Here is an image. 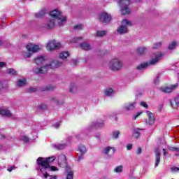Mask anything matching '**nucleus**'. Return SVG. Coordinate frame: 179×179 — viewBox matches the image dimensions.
Returning a JSON list of instances; mask_svg holds the SVG:
<instances>
[{"label":"nucleus","instance_id":"f03ea898","mask_svg":"<svg viewBox=\"0 0 179 179\" xmlns=\"http://www.w3.org/2000/svg\"><path fill=\"white\" fill-rule=\"evenodd\" d=\"M50 15L51 17L57 22V26L61 27L66 23L67 17L66 16L62 15V12L59 9H55L50 11Z\"/></svg>","mask_w":179,"mask_h":179},{"label":"nucleus","instance_id":"b1692460","mask_svg":"<svg viewBox=\"0 0 179 179\" xmlns=\"http://www.w3.org/2000/svg\"><path fill=\"white\" fill-rule=\"evenodd\" d=\"M146 51H147L146 48L144 47V46H142V47L138 48L136 50V54H138V55H143L145 54V52H146Z\"/></svg>","mask_w":179,"mask_h":179},{"label":"nucleus","instance_id":"4468645a","mask_svg":"<svg viewBox=\"0 0 179 179\" xmlns=\"http://www.w3.org/2000/svg\"><path fill=\"white\" fill-rule=\"evenodd\" d=\"M148 120L146 121V124L148 125H153L155 124V121H156V117H155V114L152 112L147 110L146 111Z\"/></svg>","mask_w":179,"mask_h":179},{"label":"nucleus","instance_id":"f8f14e48","mask_svg":"<svg viewBox=\"0 0 179 179\" xmlns=\"http://www.w3.org/2000/svg\"><path fill=\"white\" fill-rule=\"evenodd\" d=\"M57 164L59 167H66L68 164L66 163V156L64 154H60L57 157Z\"/></svg>","mask_w":179,"mask_h":179},{"label":"nucleus","instance_id":"473e14b6","mask_svg":"<svg viewBox=\"0 0 179 179\" xmlns=\"http://www.w3.org/2000/svg\"><path fill=\"white\" fill-rule=\"evenodd\" d=\"M107 34L106 31H97L96 34V37H104Z\"/></svg>","mask_w":179,"mask_h":179},{"label":"nucleus","instance_id":"a878e982","mask_svg":"<svg viewBox=\"0 0 179 179\" xmlns=\"http://www.w3.org/2000/svg\"><path fill=\"white\" fill-rule=\"evenodd\" d=\"M123 171L124 166L122 165H119L113 169L114 173H116L117 174H121V173H122Z\"/></svg>","mask_w":179,"mask_h":179},{"label":"nucleus","instance_id":"864d4df0","mask_svg":"<svg viewBox=\"0 0 179 179\" xmlns=\"http://www.w3.org/2000/svg\"><path fill=\"white\" fill-rule=\"evenodd\" d=\"M52 101H53V103H56V104H59V100L57 98H52Z\"/></svg>","mask_w":179,"mask_h":179},{"label":"nucleus","instance_id":"4c0bfd02","mask_svg":"<svg viewBox=\"0 0 179 179\" xmlns=\"http://www.w3.org/2000/svg\"><path fill=\"white\" fill-rule=\"evenodd\" d=\"M57 149H59V150H62V149H65L66 148V144L61 143L57 145H56Z\"/></svg>","mask_w":179,"mask_h":179},{"label":"nucleus","instance_id":"69168bd1","mask_svg":"<svg viewBox=\"0 0 179 179\" xmlns=\"http://www.w3.org/2000/svg\"><path fill=\"white\" fill-rule=\"evenodd\" d=\"M134 2H141V0H133Z\"/></svg>","mask_w":179,"mask_h":179},{"label":"nucleus","instance_id":"338daca9","mask_svg":"<svg viewBox=\"0 0 179 179\" xmlns=\"http://www.w3.org/2000/svg\"><path fill=\"white\" fill-rule=\"evenodd\" d=\"M0 45H2V41L0 40Z\"/></svg>","mask_w":179,"mask_h":179},{"label":"nucleus","instance_id":"2eb2a0df","mask_svg":"<svg viewBox=\"0 0 179 179\" xmlns=\"http://www.w3.org/2000/svg\"><path fill=\"white\" fill-rule=\"evenodd\" d=\"M178 87V84H174L169 87H162L160 88L161 92L163 93H171L173 90H176Z\"/></svg>","mask_w":179,"mask_h":179},{"label":"nucleus","instance_id":"39448f33","mask_svg":"<svg viewBox=\"0 0 179 179\" xmlns=\"http://www.w3.org/2000/svg\"><path fill=\"white\" fill-rule=\"evenodd\" d=\"M117 2L121 6L122 15H129V13H131V8H129L131 1L129 0H119Z\"/></svg>","mask_w":179,"mask_h":179},{"label":"nucleus","instance_id":"e2e57ef3","mask_svg":"<svg viewBox=\"0 0 179 179\" xmlns=\"http://www.w3.org/2000/svg\"><path fill=\"white\" fill-rule=\"evenodd\" d=\"M41 108H47V106L45 105H41Z\"/></svg>","mask_w":179,"mask_h":179},{"label":"nucleus","instance_id":"052dcab7","mask_svg":"<svg viewBox=\"0 0 179 179\" xmlns=\"http://www.w3.org/2000/svg\"><path fill=\"white\" fill-rule=\"evenodd\" d=\"M141 152H142V150L141 148H138L137 150V153L139 155L141 153Z\"/></svg>","mask_w":179,"mask_h":179},{"label":"nucleus","instance_id":"0eeeda50","mask_svg":"<svg viewBox=\"0 0 179 179\" xmlns=\"http://www.w3.org/2000/svg\"><path fill=\"white\" fill-rule=\"evenodd\" d=\"M161 145H163L162 147L164 156H167V150H172V152H176L175 154L176 156H179V148L170 147L166 144V141L164 139L161 140Z\"/></svg>","mask_w":179,"mask_h":179},{"label":"nucleus","instance_id":"a211bd4d","mask_svg":"<svg viewBox=\"0 0 179 179\" xmlns=\"http://www.w3.org/2000/svg\"><path fill=\"white\" fill-rule=\"evenodd\" d=\"M155 167H157L159 166V163H160V148H157L155 150Z\"/></svg>","mask_w":179,"mask_h":179},{"label":"nucleus","instance_id":"f257e3e1","mask_svg":"<svg viewBox=\"0 0 179 179\" xmlns=\"http://www.w3.org/2000/svg\"><path fill=\"white\" fill-rule=\"evenodd\" d=\"M55 160V157H38L36 163L38 164V170L41 171L43 178H48V171H58L59 170L55 166H50Z\"/></svg>","mask_w":179,"mask_h":179},{"label":"nucleus","instance_id":"ea45409f","mask_svg":"<svg viewBox=\"0 0 179 179\" xmlns=\"http://www.w3.org/2000/svg\"><path fill=\"white\" fill-rule=\"evenodd\" d=\"M92 126L94 128H100V127H103V123L94 122Z\"/></svg>","mask_w":179,"mask_h":179},{"label":"nucleus","instance_id":"9d476101","mask_svg":"<svg viewBox=\"0 0 179 179\" xmlns=\"http://www.w3.org/2000/svg\"><path fill=\"white\" fill-rule=\"evenodd\" d=\"M26 48L27 51H29L30 52L34 54L36 52H38V51H41L43 45L29 43L28 45H27Z\"/></svg>","mask_w":179,"mask_h":179},{"label":"nucleus","instance_id":"8fccbe9b","mask_svg":"<svg viewBox=\"0 0 179 179\" xmlns=\"http://www.w3.org/2000/svg\"><path fill=\"white\" fill-rule=\"evenodd\" d=\"M44 90H54V87L52 85H48Z\"/></svg>","mask_w":179,"mask_h":179},{"label":"nucleus","instance_id":"f3484780","mask_svg":"<svg viewBox=\"0 0 179 179\" xmlns=\"http://www.w3.org/2000/svg\"><path fill=\"white\" fill-rule=\"evenodd\" d=\"M103 155H106V156H113L114 153H115V148L113 147H106L103 150Z\"/></svg>","mask_w":179,"mask_h":179},{"label":"nucleus","instance_id":"aec40b11","mask_svg":"<svg viewBox=\"0 0 179 179\" xmlns=\"http://www.w3.org/2000/svg\"><path fill=\"white\" fill-rule=\"evenodd\" d=\"M80 48H81V50H85V51H89L92 50V46L87 42H83L80 44Z\"/></svg>","mask_w":179,"mask_h":179},{"label":"nucleus","instance_id":"79ce46f5","mask_svg":"<svg viewBox=\"0 0 179 179\" xmlns=\"http://www.w3.org/2000/svg\"><path fill=\"white\" fill-rule=\"evenodd\" d=\"M33 72H34V73H36V75L38 74V73H41V67L34 69Z\"/></svg>","mask_w":179,"mask_h":179},{"label":"nucleus","instance_id":"58836bf2","mask_svg":"<svg viewBox=\"0 0 179 179\" xmlns=\"http://www.w3.org/2000/svg\"><path fill=\"white\" fill-rule=\"evenodd\" d=\"M77 87L74 84H71L70 86V92L71 93H75L76 92Z\"/></svg>","mask_w":179,"mask_h":179},{"label":"nucleus","instance_id":"49530a36","mask_svg":"<svg viewBox=\"0 0 179 179\" xmlns=\"http://www.w3.org/2000/svg\"><path fill=\"white\" fill-rule=\"evenodd\" d=\"M20 139H21V141H23L24 142H28L29 137H27L26 136H21Z\"/></svg>","mask_w":179,"mask_h":179},{"label":"nucleus","instance_id":"423d86ee","mask_svg":"<svg viewBox=\"0 0 179 179\" xmlns=\"http://www.w3.org/2000/svg\"><path fill=\"white\" fill-rule=\"evenodd\" d=\"M62 65V62H52L51 63L45 64V66L41 67V73H47V72H48V69H52V68H58V66H61Z\"/></svg>","mask_w":179,"mask_h":179},{"label":"nucleus","instance_id":"7ed1b4c3","mask_svg":"<svg viewBox=\"0 0 179 179\" xmlns=\"http://www.w3.org/2000/svg\"><path fill=\"white\" fill-rule=\"evenodd\" d=\"M163 55H164L163 52H157V54H155V57H153L151 60H150L148 62L142 63L141 64L137 66V69H146V68H148V66L156 65V64L159 63V62L162 59Z\"/></svg>","mask_w":179,"mask_h":179},{"label":"nucleus","instance_id":"13d9d810","mask_svg":"<svg viewBox=\"0 0 179 179\" xmlns=\"http://www.w3.org/2000/svg\"><path fill=\"white\" fill-rule=\"evenodd\" d=\"M48 177H50V179H57V176H50V174H48Z\"/></svg>","mask_w":179,"mask_h":179},{"label":"nucleus","instance_id":"4d7b16f0","mask_svg":"<svg viewBox=\"0 0 179 179\" xmlns=\"http://www.w3.org/2000/svg\"><path fill=\"white\" fill-rule=\"evenodd\" d=\"M60 125H61V124H59V123H55V124H53V127L55 128H59Z\"/></svg>","mask_w":179,"mask_h":179},{"label":"nucleus","instance_id":"20e7f679","mask_svg":"<svg viewBox=\"0 0 179 179\" xmlns=\"http://www.w3.org/2000/svg\"><path fill=\"white\" fill-rule=\"evenodd\" d=\"M133 23L128 20H123L121 22V25L117 28V31L119 34H125L128 33V27H131Z\"/></svg>","mask_w":179,"mask_h":179},{"label":"nucleus","instance_id":"1a4fd4ad","mask_svg":"<svg viewBox=\"0 0 179 179\" xmlns=\"http://www.w3.org/2000/svg\"><path fill=\"white\" fill-rule=\"evenodd\" d=\"M108 66L111 71H120L122 66V63L118 59H113L110 61Z\"/></svg>","mask_w":179,"mask_h":179},{"label":"nucleus","instance_id":"ddd939ff","mask_svg":"<svg viewBox=\"0 0 179 179\" xmlns=\"http://www.w3.org/2000/svg\"><path fill=\"white\" fill-rule=\"evenodd\" d=\"M136 107V101L128 102L122 106L124 111H132Z\"/></svg>","mask_w":179,"mask_h":179},{"label":"nucleus","instance_id":"c9c22d12","mask_svg":"<svg viewBox=\"0 0 179 179\" xmlns=\"http://www.w3.org/2000/svg\"><path fill=\"white\" fill-rule=\"evenodd\" d=\"M65 179H73V171H69Z\"/></svg>","mask_w":179,"mask_h":179},{"label":"nucleus","instance_id":"0e129e2a","mask_svg":"<svg viewBox=\"0 0 179 179\" xmlns=\"http://www.w3.org/2000/svg\"><path fill=\"white\" fill-rule=\"evenodd\" d=\"M96 138H97L98 139H100V134H97L96 136Z\"/></svg>","mask_w":179,"mask_h":179},{"label":"nucleus","instance_id":"774afa93","mask_svg":"<svg viewBox=\"0 0 179 179\" xmlns=\"http://www.w3.org/2000/svg\"><path fill=\"white\" fill-rule=\"evenodd\" d=\"M13 120H15L16 118V117H13Z\"/></svg>","mask_w":179,"mask_h":179},{"label":"nucleus","instance_id":"a18cd8bd","mask_svg":"<svg viewBox=\"0 0 179 179\" xmlns=\"http://www.w3.org/2000/svg\"><path fill=\"white\" fill-rule=\"evenodd\" d=\"M171 170L172 173H178V171H179V168L177 167V166H172V167L171 168Z\"/></svg>","mask_w":179,"mask_h":179},{"label":"nucleus","instance_id":"c85d7f7f","mask_svg":"<svg viewBox=\"0 0 179 179\" xmlns=\"http://www.w3.org/2000/svg\"><path fill=\"white\" fill-rule=\"evenodd\" d=\"M141 131H142L141 129L137 128L134 129L133 136L134 138H139L141 136Z\"/></svg>","mask_w":179,"mask_h":179},{"label":"nucleus","instance_id":"5701e85b","mask_svg":"<svg viewBox=\"0 0 179 179\" xmlns=\"http://www.w3.org/2000/svg\"><path fill=\"white\" fill-rule=\"evenodd\" d=\"M45 13H47V11L45 10V9H43L35 13V17H36L37 19H40L41 17H43Z\"/></svg>","mask_w":179,"mask_h":179},{"label":"nucleus","instance_id":"c756f323","mask_svg":"<svg viewBox=\"0 0 179 179\" xmlns=\"http://www.w3.org/2000/svg\"><path fill=\"white\" fill-rule=\"evenodd\" d=\"M25 85H26V79H24V78L19 79L17 83V86H18L19 87H22L23 86H25Z\"/></svg>","mask_w":179,"mask_h":179},{"label":"nucleus","instance_id":"09e8293b","mask_svg":"<svg viewBox=\"0 0 179 179\" xmlns=\"http://www.w3.org/2000/svg\"><path fill=\"white\" fill-rule=\"evenodd\" d=\"M141 114L142 112L137 113L136 115L133 116V120H137L138 117H139V115H141Z\"/></svg>","mask_w":179,"mask_h":179},{"label":"nucleus","instance_id":"37998d69","mask_svg":"<svg viewBox=\"0 0 179 179\" xmlns=\"http://www.w3.org/2000/svg\"><path fill=\"white\" fill-rule=\"evenodd\" d=\"M83 159H85V154L78 153V158L77 161L82 162V160H83Z\"/></svg>","mask_w":179,"mask_h":179},{"label":"nucleus","instance_id":"bb28decb","mask_svg":"<svg viewBox=\"0 0 179 179\" xmlns=\"http://www.w3.org/2000/svg\"><path fill=\"white\" fill-rule=\"evenodd\" d=\"M69 57V52H62L59 55V58L63 60L66 59V58H68Z\"/></svg>","mask_w":179,"mask_h":179},{"label":"nucleus","instance_id":"cd10ccee","mask_svg":"<svg viewBox=\"0 0 179 179\" xmlns=\"http://www.w3.org/2000/svg\"><path fill=\"white\" fill-rule=\"evenodd\" d=\"M78 151L80 152L79 153L82 155H85L86 152H87V149L86 148V146L83 145H80L78 146Z\"/></svg>","mask_w":179,"mask_h":179},{"label":"nucleus","instance_id":"4be33fe9","mask_svg":"<svg viewBox=\"0 0 179 179\" xmlns=\"http://www.w3.org/2000/svg\"><path fill=\"white\" fill-rule=\"evenodd\" d=\"M8 87V80H3L0 82V90L1 92H3V90H6Z\"/></svg>","mask_w":179,"mask_h":179},{"label":"nucleus","instance_id":"2f4dec72","mask_svg":"<svg viewBox=\"0 0 179 179\" xmlns=\"http://www.w3.org/2000/svg\"><path fill=\"white\" fill-rule=\"evenodd\" d=\"M177 47V42L176 41H173L171 42L168 46L169 50H174Z\"/></svg>","mask_w":179,"mask_h":179},{"label":"nucleus","instance_id":"3c124183","mask_svg":"<svg viewBox=\"0 0 179 179\" xmlns=\"http://www.w3.org/2000/svg\"><path fill=\"white\" fill-rule=\"evenodd\" d=\"M160 80V78L159 77H156L154 80L155 85H159V81Z\"/></svg>","mask_w":179,"mask_h":179},{"label":"nucleus","instance_id":"6e6d98bb","mask_svg":"<svg viewBox=\"0 0 179 179\" xmlns=\"http://www.w3.org/2000/svg\"><path fill=\"white\" fill-rule=\"evenodd\" d=\"M127 150H131V149H132V144H128L127 145Z\"/></svg>","mask_w":179,"mask_h":179},{"label":"nucleus","instance_id":"72a5a7b5","mask_svg":"<svg viewBox=\"0 0 179 179\" xmlns=\"http://www.w3.org/2000/svg\"><path fill=\"white\" fill-rule=\"evenodd\" d=\"M106 96H111L112 94H114V90L113 88H107L105 91Z\"/></svg>","mask_w":179,"mask_h":179},{"label":"nucleus","instance_id":"dca6fc26","mask_svg":"<svg viewBox=\"0 0 179 179\" xmlns=\"http://www.w3.org/2000/svg\"><path fill=\"white\" fill-rule=\"evenodd\" d=\"M55 23H57V21L55 20H53V18L49 19L44 24L43 27H45V29H54L56 26Z\"/></svg>","mask_w":179,"mask_h":179},{"label":"nucleus","instance_id":"c03bdc74","mask_svg":"<svg viewBox=\"0 0 179 179\" xmlns=\"http://www.w3.org/2000/svg\"><path fill=\"white\" fill-rule=\"evenodd\" d=\"M82 37H76L70 41V43H78L79 40H82Z\"/></svg>","mask_w":179,"mask_h":179},{"label":"nucleus","instance_id":"bf43d9fd","mask_svg":"<svg viewBox=\"0 0 179 179\" xmlns=\"http://www.w3.org/2000/svg\"><path fill=\"white\" fill-rule=\"evenodd\" d=\"M129 179H138L136 177L134 176H130L129 177Z\"/></svg>","mask_w":179,"mask_h":179},{"label":"nucleus","instance_id":"393cba45","mask_svg":"<svg viewBox=\"0 0 179 179\" xmlns=\"http://www.w3.org/2000/svg\"><path fill=\"white\" fill-rule=\"evenodd\" d=\"M179 106V99L178 98H176L172 101H171V107L172 108H177Z\"/></svg>","mask_w":179,"mask_h":179},{"label":"nucleus","instance_id":"603ef678","mask_svg":"<svg viewBox=\"0 0 179 179\" xmlns=\"http://www.w3.org/2000/svg\"><path fill=\"white\" fill-rule=\"evenodd\" d=\"M82 27H83V25H82V24H78V25L74 26L73 29H74L75 30H78V29H82Z\"/></svg>","mask_w":179,"mask_h":179},{"label":"nucleus","instance_id":"412c9836","mask_svg":"<svg viewBox=\"0 0 179 179\" xmlns=\"http://www.w3.org/2000/svg\"><path fill=\"white\" fill-rule=\"evenodd\" d=\"M34 62H35V64H36V65H40L41 64H44V62H45V57L38 56V57H36L34 59Z\"/></svg>","mask_w":179,"mask_h":179},{"label":"nucleus","instance_id":"e433bc0d","mask_svg":"<svg viewBox=\"0 0 179 179\" xmlns=\"http://www.w3.org/2000/svg\"><path fill=\"white\" fill-rule=\"evenodd\" d=\"M7 73H8V75H11V76H13V75H16V74H17L16 71H15V70L13 69H7Z\"/></svg>","mask_w":179,"mask_h":179},{"label":"nucleus","instance_id":"6ab92c4d","mask_svg":"<svg viewBox=\"0 0 179 179\" xmlns=\"http://www.w3.org/2000/svg\"><path fill=\"white\" fill-rule=\"evenodd\" d=\"M0 115H3V117H12V114L9 110L3 108H0Z\"/></svg>","mask_w":179,"mask_h":179},{"label":"nucleus","instance_id":"9b49d317","mask_svg":"<svg viewBox=\"0 0 179 179\" xmlns=\"http://www.w3.org/2000/svg\"><path fill=\"white\" fill-rule=\"evenodd\" d=\"M98 19L99 22H101V23L106 24L111 22V15L107 13H101L98 17Z\"/></svg>","mask_w":179,"mask_h":179},{"label":"nucleus","instance_id":"f704fd0d","mask_svg":"<svg viewBox=\"0 0 179 179\" xmlns=\"http://www.w3.org/2000/svg\"><path fill=\"white\" fill-rule=\"evenodd\" d=\"M22 55L24 58H30L31 57V52L26 51L22 53Z\"/></svg>","mask_w":179,"mask_h":179},{"label":"nucleus","instance_id":"de8ad7c7","mask_svg":"<svg viewBox=\"0 0 179 179\" xmlns=\"http://www.w3.org/2000/svg\"><path fill=\"white\" fill-rule=\"evenodd\" d=\"M140 106L144 107V108H149V106L148 105V103H146V102H141Z\"/></svg>","mask_w":179,"mask_h":179},{"label":"nucleus","instance_id":"680f3d73","mask_svg":"<svg viewBox=\"0 0 179 179\" xmlns=\"http://www.w3.org/2000/svg\"><path fill=\"white\" fill-rule=\"evenodd\" d=\"M0 139H5V136L0 134Z\"/></svg>","mask_w":179,"mask_h":179},{"label":"nucleus","instance_id":"a19ab883","mask_svg":"<svg viewBox=\"0 0 179 179\" xmlns=\"http://www.w3.org/2000/svg\"><path fill=\"white\" fill-rule=\"evenodd\" d=\"M159 47H162V42H158L157 43H155L152 48L154 50H156L157 48H159Z\"/></svg>","mask_w":179,"mask_h":179},{"label":"nucleus","instance_id":"6e6552de","mask_svg":"<svg viewBox=\"0 0 179 179\" xmlns=\"http://www.w3.org/2000/svg\"><path fill=\"white\" fill-rule=\"evenodd\" d=\"M61 43L55 40L49 41L46 44L47 51H57L61 48Z\"/></svg>","mask_w":179,"mask_h":179},{"label":"nucleus","instance_id":"7c9ffc66","mask_svg":"<svg viewBox=\"0 0 179 179\" xmlns=\"http://www.w3.org/2000/svg\"><path fill=\"white\" fill-rule=\"evenodd\" d=\"M120 131H113L111 134L113 139H118L120 138Z\"/></svg>","mask_w":179,"mask_h":179},{"label":"nucleus","instance_id":"5fc2aeb1","mask_svg":"<svg viewBox=\"0 0 179 179\" xmlns=\"http://www.w3.org/2000/svg\"><path fill=\"white\" fill-rule=\"evenodd\" d=\"M8 171H9L10 173L12 171V170H15V166H11L10 167L8 168Z\"/></svg>","mask_w":179,"mask_h":179}]
</instances>
